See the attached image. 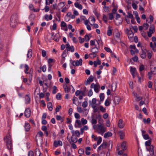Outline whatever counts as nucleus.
Masks as SVG:
<instances>
[{
	"label": "nucleus",
	"instance_id": "35",
	"mask_svg": "<svg viewBox=\"0 0 156 156\" xmlns=\"http://www.w3.org/2000/svg\"><path fill=\"white\" fill-rule=\"evenodd\" d=\"M114 101L116 104H118L120 101V98L118 97H115L114 98Z\"/></svg>",
	"mask_w": 156,
	"mask_h": 156
},
{
	"label": "nucleus",
	"instance_id": "60",
	"mask_svg": "<svg viewBox=\"0 0 156 156\" xmlns=\"http://www.w3.org/2000/svg\"><path fill=\"white\" fill-rule=\"evenodd\" d=\"M148 25L147 23H144V24L143 27L145 30H147L148 28Z\"/></svg>",
	"mask_w": 156,
	"mask_h": 156
},
{
	"label": "nucleus",
	"instance_id": "49",
	"mask_svg": "<svg viewBox=\"0 0 156 156\" xmlns=\"http://www.w3.org/2000/svg\"><path fill=\"white\" fill-rule=\"evenodd\" d=\"M100 109V111L102 112H105L106 111V109L104 108L102 106H100L99 107Z\"/></svg>",
	"mask_w": 156,
	"mask_h": 156
},
{
	"label": "nucleus",
	"instance_id": "7",
	"mask_svg": "<svg viewBox=\"0 0 156 156\" xmlns=\"http://www.w3.org/2000/svg\"><path fill=\"white\" fill-rule=\"evenodd\" d=\"M82 59H80L79 60H77L76 61H73L72 62V65L74 66H79L82 65Z\"/></svg>",
	"mask_w": 156,
	"mask_h": 156
},
{
	"label": "nucleus",
	"instance_id": "47",
	"mask_svg": "<svg viewBox=\"0 0 156 156\" xmlns=\"http://www.w3.org/2000/svg\"><path fill=\"white\" fill-rule=\"evenodd\" d=\"M87 105L88 103L87 101H84L83 103L82 106L84 108H85L87 106Z\"/></svg>",
	"mask_w": 156,
	"mask_h": 156
},
{
	"label": "nucleus",
	"instance_id": "15",
	"mask_svg": "<svg viewBox=\"0 0 156 156\" xmlns=\"http://www.w3.org/2000/svg\"><path fill=\"white\" fill-rule=\"evenodd\" d=\"M107 145V143L106 142H103L98 147V151H100L101 149L105 148Z\"/></svg>",
	"mask_w": 156,
	"mask_h": 156
},
{
	"label": "nucleus",
	"instance_id": "57",
	"mask_svg": "<svg viewBox=\"0 0 156 156\" xmlns=\"http://www.w3.org/2000/svg\"><path fill=\"white\" fill-rule=\"evenodd\" d=\"M151 143L150 140H148L146 141L145 143V145L146 146H151Z\"/></svg>",
	"mask_w": 156,
	"mask_h": 156
},
{
	"label": "nucleus",
	"instance_id": "40",
	"mask_svg": "<svg viewBox=\"0 0 156 156\" xmlns=\"http://www.w3.org/2000/svg\"><path fill=\"white\" fill-rule=\"evenodd\" d=\"M84 91H80L79 90H77L76 91L75 94L76 96H78L79 94H80L82 93H83V92Z\"/></svg>",
	"mask_w": 156,
	"mask_h": 156
},
{
	"label": "nucleus",
	"instance_id": "18",
	"mask_svg": "<svg viewBox=\"0 0 156 156\" xmlns=\"http://www.w3.org/2000/svg\"><path fill=\"white\" fill-rule=\"evenodd\" d=\"M121 147L122 151L126 150L127 148L126 142L125 141L123 142L121 144Z\"/></svg>",
	"mask_w": 156,
	"mask_h": 156
},
{
	"label": "nucleus",
	"instance_id": "20",
	"mask_svg": "<svg viewBox=\"0 0 156 156\" xmlns=\"http://www.w3.org/2000/svg\"><path fill=\"white\" fill-rule=\"evenodd\" d=\"M71 87V86H70L69 87H68L66 85L63 86V88H64L65 92L66 93H68L69 92Z\"/></svg>",
	"mask_w": 156,
	"mask_h": 156
},
{
	"label": "nucleus",
	"instance_id": "2",
	"mask_svg": "<svg viewBox=\"0 0 156 156\" xmlns=\"http://www.w3.org/2000/svg\"><path fill=\"white\" fill-rule=\"evenodd\" d=\"M97 127H94V129H96L97 132L99 134L102 135L104 133L107 131L106 128L102 125H97Z\"/></svg>",
	"mask_w": 156,
	"mask_h": 156
},
{
	"label": "nucleus",
	"instance_id": "19",
	"mask_svg": "<svg viewBox=\"0 0 156 156\" xmlns=\"http://www.w3.org/2000/svg\"><path fill=\"white\" fill-rule=\"evenodd\" d=\"M81 125V122L80 120H76L75 124V126L76 128L77 127H80Z\"/></svg>",
	"mask_w": 156,
	"mask_h": 156
},
{
	"label": "nucleus",
	"instance_id": "24",
	"mask_svg": "<svg viewBox=\"0 0 156 156\" xmlns=\"http://www.w3.org/2000/svg\"><path fill=\"white\" fill-rule=\"evenodd\" d=\"M91 150V148L90 147H87L85 148V154L87 155H89L90 154V151Z\"/></svg>",
	"mask_w": 156,
	"mask_h": 156
},
{
	"label": "nucleus",
	"instance_id": "48",
	"mask_svg": "<svg viewBox=\"0 0 156 156\" xmlns=\"http://www.w3.org/2000/svg\"><path fill=\"white\" fill-rule=\"evenodd\" d=\"M53 91H52V93L54 94H55L56 93L57 91H56L57 90V87L55 86H54L53 87Z\"/></svg>",
	"mask_w": 156,
	"mask_h": 156
},
{
	"label": "nucleus",
	"instance_id": "27",
	"mask_svg": "<svg viewBox=\"0 0 156 156\" xmlns=\"http://www.w3.org/2000/svg\"><path fill=\"white\" fill-rule=\"evenodd\" d=\"M94 67H96L98 65H100L101 64V62L98 59L97 61H94Z\"/></svg>",
	"mask_w": 156,
	"mask_h": 156
},
{
	"label": "nucleus",
	"instance_id": "36",
	"mask_svg": "<svg viewBox=\"0 0 156 156\" xmlns=\"http://www.w3.org/2000/svg\"><path fill=\"white\" fill-rule=\"evenodd\" d=\"M71 13L70 12H68L66 16H65V20L66 21H68L69 20V19H67L66 20V18H68L70 17L71 16Z\"/></svg>",
	"mask_w": 156,
	"mask_h": 156
},
{
	"label": "nucleus",
	"instance_id": "59",
	"mask_svg": "<svg viewBox=\"0 0 156 156\" xmlns=\"http://www.w3.org/2000/svg\"><path fill=\"white\" fill-rule=\"evenodd\" d=\"M132 5L134 9H137V5L134 2L132 3Z\"/></svg>",
	"mask_w": 156,
	"mask_h": 156
},
{
	"label": "nucleus",
	"instance_id": "16",
	"mask_svg": "<svg viewBox=\"0 0 156 156\" xmlns=\"http://www.w3.org/2000/svg\"><path fill=\"white\" fill-rule=\"evenodd\" d=\"M124 123L123 122L122 120L119 119L118 123V127L120 128H122L124 127Z\"/></svg>",
	"mask_w": 156,
	"mask_h": 156
},
{
	"label": "nucleus",
	"instance_id": "62",
	"mask_svg": "<svg viewBox=\"0 0 156 156\" xmlns=\"http://www.w3.org/2000/svg\"><path fill=\"white\" fill-rule=\"evenodd\" d=\"M109 15V18L110 20H112L113 18V13H110L108 14Z\"/></svg>",
	"mask_w": 156,
	"mask_h": 156
},
{
	"label": "nucleus",
	"instance_id": "12",
	"mask_svg": "<svg viewBox=\"0 0 156 156\" xmlns=\"http://www.w3.org/2000/svg\"><path fill=\"white\" fill-rule=\"evenodd\" d=\"M154 31V27L152 26H151L149 30V31L147 33L148 36L149 37H151L152 34Z\"/></svg>",
	"mask_w": 156,
	"mask_h": 156
},
{
	"label": "nucleus",
	"instance_id": "38",
	"mask_svg": "<svg viewBox=\"0 0 156 156\" xmlns=\"http://www.w3.org/2000/svg\"><path fill=\"white\" fill-rule=\"evenodd\" d=\"M65 5V3L64 2H60L58 6V10H59L60 9L59 8L62 7Z\"/></svg>",
	"mask_w": 156,
	"mask_h": 156
},
{
	"label": "nucleus",
	"instance_id": "5",
	"mask_svg": "<svg viewBox=\"0 0 156 156\" xmlns=\"http://www.w3.org/2000/svg\"><path fill=\"white\" fill-rule=\"evenodd\" d=\"M43 135V133L41 131H39L36 136L35 141L36 143H38V140H40L41 141L42 140V138Z\"/></svg>",
	"mask_w": 156,
	"mask_h": 156
},
{
	"label": "nucleus",
	"instance_id": "1",
	"mask_svg": "<svg viewBox=\"0 0 156 156\" xmlns=\"http://www.w3.org/2000/svg\"><path fill=\"white\" fill-rule=\"evenodd\" d=\"M18 21V15L16 14H13L11 16L10 21V26L12 27H15Z\"/></svg>",
	"mask_w": 156,
	"mask_h": 156
},
{
	"label": "nucleus",
	"instance_id": "45",
	"mask_svg": "<svg viewBox=\"0 0 156 156\" xmlns=\"http://www.w3.org/2000/svg\"><path fill=\"white\" fill-rule=\"evenodd\" d=\"M25 73L26 74H28L29 73L28 72L29 70V66L27 64H25Z\"/></svg>",
	"mask_w": 156,
	"mask_h": 156
},
{
	"label": "nucleus",
	"instance_id": "64",
	"mask_svg": "<svg viewBox=\"0 0 156 156\" xmlns=\"http://www.w3.org/2000/svg\"><path fill=\"white\" fill-rule=\"evenodd\" d=\"M61 108V106L59 105L58 107H56L55 108V113L56 114L57 112H58L60 109Z\"/></svg>",
	"mask_w": 156,
	"mask_h": 156
},
{
	"label": "nucleus",
	"instance_id": "41",
	"mask_svg": "<svg viewBox=\"0 0 156 156\" xmlns=\"http://www.w3.org/2000/svg\"><path fill=\"white\" fill-rule=\"evenodd\" d=\"M129 34H128V38L129 39L133 38L134 36V34L132 31L129 32Z\"/></svg>",
	"mask_w": 156,
	"mask_h": 156
},
{
	"label": "nucleus",
	"instance_id": "31",
	"mask_svg": "<svg viewBox=\"0 0 156 156\" xmlns=\"http://www.w3.org/2000/svg\"><path fill=\"white\" fill-rule=\"evenodd\" d=\"M151 72L154 75L156 74V67L152 66L151 68Z\"/></svg>",
	"mask_w": 156,
	"mask_h": 156
},
{
	"label": "nucleus",
	"instance_id": "37",
	"mask_svg": "<svg viewBox=\"0 0 156 156\" xmlns=\"http://www.w3.org/2000/svg\"><path fill=\"white\" fill-rule=\"evenodd\" d=\"M143 121L145 123H149L151 121V119L149 118H148L147 119H144Z\"/></svg>",
	"mask_w": 156,
	"mask_h": 156
},
{
	"label": "nucleus",
	"instance_id": "8",
	"mask_svg": "<svg viewBox=\"0 0 156 156\" xmlns=\"http://www.w3.org/2000/svg\"><path fill=\"white\" fill-rule=\"evenodd\" d=\"M130 73L133 78L135 77L136 75L137 74L136 70L135 68L130 66L129 67Z\"/></svg>",
	"mask_w": 156,
	"mask_h": 156
},
{
	"label": "nucleus",
	"instance_id": "46",
	"mask_svg": "<svg viewBox=\"0 0 156 156\" xmlns=\"http://www.w3.org/2000/svg\"><path fill=\"white\" fill-rule=\"evenodd\" d=\"M84 150L83 149L80 148L78 151V153L80 154H83L84 153Z\"/></svg>",
	"mask_w": 156,
	"mask_h": 156
},
{
	"label": "nucleus",
	"instance_id": "26",
	"mask_svg": "<svg viewBox=\"0 0 156 156\" xmlns=\"http://www.w3.org/2000/svg\"><path fill=\"white\" fill-rule=\"evenodd\" d=\"M32 50L31 49H30L28 51V53L27 55V57L29 58H30L32 56Z\"/></svg>",
	"mask_w": 156,
	"mask_h": 156
},
{
	"label": "nucleus",
	"instance_id": "22",
	"mask_svg": "<svg viewBox=\"0 0 156 156\" xmlns=\"http://www.w3.org/2000/svg\"><path fill=\"white\" fill-rule=\"evenodd\" d=\"M44 18L47 21L51 20L52 19V16L51 14H50L49 15L46 14L44 16Z\"/></svg>",
	"mask_w": 156,
	"mask_h": 156
},
{
	"label": "nucleus",
	"instance_id": "4",
	"mask_svg": "<svg viewBox=\"0 0 156 156\" xmlns=\"http://www.w3.org/2000/svg\"><path fill=\"white\" fill-rule=\"evenodd\" d=\"M90 88L91 89L93 88L94 91L96 93H98L100 90V86L98 83L95 84L93 83L91 84L90 86Z\"/></svg>",
	"mask_w": 156,
	"mask_h": 156
},
{
	"label": "nucleus",
	"instance_id": "42",
	"mask_svg": "<svg viewBox=\"0 0 156 156\" xmlns=\"http://www.w3.org/2000/svg\"><path fill=\"white\" fill-rule=\"evenodd\" d=\"M35 17L34 15L33 14L31 13L29 19L31 21H32Z\"/></svg>",
	"mask_w": 156,
	"mask_h": 156
},
{
	"label": "nucleus",
	"instance_id": "30",
	"mask_svg": "<svg viewBox=\"0 0 156 156\" xmlns=\"http://www.w3.org/2000/svg\"><path fill=\"white\" fill-rule=\"evenodd\" d=\"M112 134L111 132H108L105 133L104 135V137L105 138H107L112 136Z\"/></svg>",
	"mask_w": 156,
	"mask_h": 156
},
{
	"label": "nucleus",
	"instance_id": "23",
	"mask_svg": "<svg viewBox=\"0 0 156 156\" xmlns=\"http://www.w3.org/2000/svg\"><path fill=\"white\" fill-rule=\"evenodd\" d=\"M91 51L92 53L97 54L98 52V48L96 47L92 48Z\"/></svg>",
	"mask_w": 156,
	"mask_h": 156
},
{
	"label": "nucleus",
	"instance_id": "21",
	"mask_svg": "<svg viewBox=\"0 0 156 156\" xmlns=\"http://www.w3.org/2000/svg\"><path fill=\"white\" fill-rule=\"evenodd\" d=\"M154 45L153 46V43L152 42H151L150 43V47L152 48V49L154 51H156V42H154Z\"/></svg>",
	"mask_w": 156,
	"mask_h": 156
},
{
	"label": "nucleus",
	"instance_id": "25",
	"mask_svg": "<svg viewBox=\"0 0 156 156\" xmlns=\"http://www.w3.org/2000/svg\"><path fill=\"white\" fill-rule=\"evenodd\" d=\"M24 127L26 131H28L30 130V126L28 123H25Z\"/></svg>",
	"mask_w": 156,
	"mask_h": 156
},
{
	"label": "nucleus",
	"instance_id": "34",
	"mask_svg": "<svg viewBox=\"0 0 156 156\" xmlns=\"http://www.w3.org/2000/svg\"><path fill=\"white\" fill-rule=\"evenodd\" d=\"M107 35L110 36L112 35V30L110 29V27H109L108 30H107Z\"/></svg>",
	"mask_w": 156,
	"mask_h": 156
},
{
	"label": "nucleus",
	"instance_id": "58",
	"mask_svg": "<svg viewBox=\"0 0 156 156\" xmlns=\"http://www.w3.org/2000/svg\"><path fill=\"white\" fill-rule=\"evenodd\" d=\"M74 116L75 118L76 119H80V115L77 113H75L74 114Z\"/></svg>",
	"mask_w": 156,
	"mask_h": 156
},
{
	"label": "nucleus",
	"instance_id": "56",
	"mask_svg": "<svg viewBox=\"0 0 156 156\" xmlns=\"http://www.w3.org/2000/svg\"><path fill=\"white\" fill-rule=\"evenodd\" d=\"M26 96H27V98H26L25 103L26 104H28L30 103V97L28 95H27Z\"/></svg>",
	"mask_w": 156,
	"mask_h": 156
},
{
	"label": "nucleus",
	"instance_id": "61",
	"mask_svg": "<svg viewBox=\"0 0 156 156\" xmlns=\"http://www.w3.org/2000/svg\"><path fill=\"white\" fill-rule=\"evenodd\" d=\"M66 23L64 21H62L61 22V27H66Z\"/></svg>",
	"mask_w": 156,
	"mask_h": 156
},
{
	"label": "nucleus",
	"instance_id": "28",
	"mask_svg": "<svg viewBox=\"0 0 156 156\" xmlns=\"http://www.w3.org/2000/svg\"><path fill=\"white\" fill-rule=\"evenodd\" d=\"M74 5L75 6L78 8L80 9H82V5L79 3L78 2H76L74 4Z\"/></svg>",
	"mask_w": 156,
	"mask_h": 156
},
{
	"label": "nucleus",
	"instance_id": "55",
	"mask_svg": "<svg viewBox=\"0 0 156 156\" xmlns=\"http://www.w3.org/2000/svg\"><path fill=\"white\" fill-rule=\"evenodd\" d=\"M102 141V139L101 137H99V139L98 140V141L97 142V145H99L101 143V141Z\"/></svg>",
	"mask_w": 156,
	"mask_h": 156
},
{
	"label": "nucleus",
	"instance_id": "39",
	"mask_svg": "<svg viewBox=\"0 0 156 156\" xmlns=\"http://www.w3.org/2000/svg\"><path fill=\"white\" fill-rule=\"evenodd\" d=\"M68 52L65 49L63 52L62 54V58H65L66 57V56L67 55V54H68Z\"/></svg>",
	"mask_w": 156,
	"mask_h": 156
},
{
	"label": "nucleus",
	"instance_id": "44",
	"mask_svg": "<svg viewBox=\"0 0 156 156\" xmlns=\"http://www.w3.org/2000/svg\"><path fill=\"white\" fill-rule=\"evenodd\" d=\"M53 0H45L46 4V5H49L50 4H52Z\"/></svg>",
	"mask_w": 156,
	"mask_h": 156
},
{
	"label": "nucleus",
	"instance_id": "52",
	"mask_svg": "<svg viewBox=\"0 0 156 156\" xmlns=\"http://www.w3.org/2000/svg\"><path fill=\"white\" fill-rule=\"evenodd\" d=\"M105 105L106 106H108L110 105V102L107 99L105 100Z\"/></svg>",
	"mask_w": 156,
	"mask_h": 156
},
{
	"label": "nucleus",
	"instance_id": "43",
	"mask_svg": "<svg viewBox=\"0 0 156 156\" xmlns=\"http://www.w3.org/2000/svg\"><path fill=\"white\" fill-rule=\"evenodd\" d=\"M92 107L94 109V112H96L98 111V108L95 105H92Z\"/></svg>",
	"mask_w": 156,
	"mask_h": 156
},
{
	"label": "nucleus",
	"instance_id": "63",
	"mask_svg": "<svg viewBox=\"0 0 156 156\" xmlns=\"http://www.w3.org/2000/svg\"><path fill=\"white\" fill-rule=\"evenodd\" d=\"M79 40L80 41V43L81 44L84 41V39L82 38V37H79Z\"/></svg>",
	"mask_w": 156,
	"mask_h": 156
},
{
	"label": "nucleus",
	"instance_id": "14",
	"mask_svg": "<svg viewBox=\"0 0 156 156\" xmlns=\"http://www.w3.org/2000/svg\"><path fill=\"white\" fill-rule=\"evenodd\" d=\"M147 150L149 151L151 155L153 156L154 155V146L153 145H151L149 147V149H147Z\"/></svg>",
	"mask_w": 156,
	"mask_h": 156
},
{
	"label": "nucleus",
	"instance_id": "3",
	"mask_svg": "<svg viewBox=\"0 0 156 156\" xmlns=\"http://www.w3.org/2000/svg\"><path fill=\"white\" fill-rule=\"evenodd\" d=\"M4 140L6 141V145L8 149L9 150L11 149L12 145L11 136L10 135H8L4 138Z\"/></svg>",
	"mask_w": 156,
	"mask_h": 156
},
{
	"label": "nucleus",
	"instance_id": "9",
	"mask_svg": "<svg viewBox=\"0 0 156 156\" xmlns=\"http://www.w3.org/2000/svg\"><path fill=\"white\" fill-rule=\"evenodd\" d=\"M31 111L29 108H27L25 110L24 115L27 118H29L30 116Z\"/></svg>",
	"mask_w": 156,
	"mask_h": 156
},
{
	"label": "nucleus",
	"instance_id": "33",
	"mask_svg": "<svg viewBox=\"0 0 156 156\" xmlns=\"http://www.w3.org/2000/svg\"><path fill=\"white\" fill-rule=\"evenodd\" d=\"M97 54L92 53H90L89 55V57L91 58H93L97 57Z\"/></svg>",
	"mask_w": 156,
	"mask_h": 156
},
{
	"label": "nucleus",
	"instance_id": "50",
	"mask_svg": "<svg viewBox=\"0 0 156 156\" xmlns=\"http://www.w3.org/2000/svg\"><path fill=\"white\" fill-rule=\"evenodd\" d=\"M104 49L107 52H110V53L112 52V51L111 50V49L110 48H109L107 47H105L104 48Z\"/></svg>",
	"mask_w": 156,
	"mask_h": 156
},
{
	"label": "nucleus",
	"instance_id": "11",
	"mask_svg": "<svg viewBox=\"0 0 156 156\" xmlns=\"http://www.w3.org/2000/svg\"><path fill=\"white\" fill-rule=\"evenodd\" d=\"M54 146L55 147H57L58 146H62V143L60 140H55L53 143Z\"/></svg>",
	"mask_w": 156,
	"mask_h": 156
},
{
	"label": "nucleus",
	"instance_id": "51",
	"mask_svg": "<svg viewBox=\"0 0 156 156\" xmlns=\"http://www.w3.org/2000/svg\"><path fill=\"white\" fill-rule=\"evenodd\" d=\"M81 122L83 125L86 124L87 123V121L86 119H84L83 118L81 119Z\"/></svg>",
	"mask_w": 156,
	"mask_h": 156
},
{
	"label": "nucleus",
	"instance_id": "54",
	"mask_svg": "<svg viewBox=\"0 0 156 156\" xmlns=\"http://www.w3.org/2000/svg\"><path fill=\"white\" fill-rule=\"evenodd\" d=\"M28 156H34V152L32 151H29L28 154Z\"/></svg>",
	"mask_w": 156,
	"mask_h": 156
},
{
	"label": "nucleus",
	"instance_id": "13",
	"mask_svg": "<svg viewBox=\"0 0 156 156\" xmlns=\"http://www.w3.org/2000/svg\"><path fill=\"white\" fill-rule=\"evenodd\" d=\"M118 134L120 136V139H123L125 136V132L122 130H119L118 132Z\"/></svg>",
	"mask_w": 156,
	"mask_h": 156
},
{
	"label": "nucleus",
	"instance_id": "10",
	"mask_svg": "<svg viewBox=\"0 0 156 156\" xmlns=\"http://www.w3.org/2000/svg\"><path fill=\"white\" fill-rule=\"evenodd\" d=\"M147 51L146 49H142V51L140 54V57L142 59H144L146 57V52Z\"/></svg>",
	"mask_w": 156,
	"mask_h": 156
},
{
	"label": "nucleus",
	"instance_id": "17",
	"mask_svg": "<svg viewBox=\"0 0 156 156\" xmlns=\"http://www.w3.org/2000/svg\"><path fill=\"white\" fill-rule=\"evenodd\" d=\"M94 80V77L92 75L90 76L87 79L86 81V83H85L86 85H87L89 84L90 82H92Z\"/></svg>",
	"mask_w": 156,
	"mask_h": 156
},
{
	"label": "nucleus",
	"instance_id": "32",
	"mask_svg": "<svg viewBox=\"0 0 156 156\" xmlns=\"http://www.w3.org/2000/svg\"><path fill=\"white\" fill-rule=\"evenodd\" d=\"M47 107L50 111H51L53 109L52 104L51 102H49L47 104Z\"/></svg>",
	"mask_w": 156,
	"mask_h": 156
},
{
	"label": "nucleus",
	"instance_id": "6",
	"mask_svg": "<svg viewBox=\"0 0 156 156\" xmlns=\"http://www.w3.org/2000/svg\"><path fill=\"white\" fill-rule=\"evenodd\" d=\"M66 50L67 51H71L72 52H73L74 51V48L73 46H70V44L68 43H67L66 44Z\"/></svg>",
	"mask_w": 156,
	"mask_h": 156
},
{
	"label": "nucleus",
	"instance_id": "53",
	"mask_svg": "<svg viewBox=\"0 0 156 156\" xmlns=\"http://www.w3.org/2000/svg\"><path fill=\"white\" fill-rule=\"evenodd\" d=\"M61 94L60 93H58L57 94L56 97L58 100H60L61 99Z\"/></svg>",
	"mask_w": 156,
	"mask_h": 156
},
{
	"label": "nucleus",
	"instance_id": "29",
	"mask_svg": "<svg viewBox=\"0 0 156 156\" xmlns=\"http://www.w3.org/2000/svg\"><path fill=\"white\" fill-rule=\"evenodd\" d=\"M99 97L101 101V102H99V104H101V102L104 100L105 98V95L103 93H101L99 95Z\"/></svg>",
	"mask_w": 156,
	"mask_h": 156
}]
</instances>
